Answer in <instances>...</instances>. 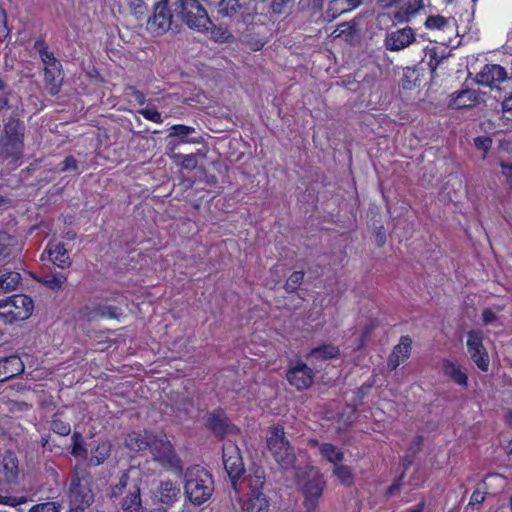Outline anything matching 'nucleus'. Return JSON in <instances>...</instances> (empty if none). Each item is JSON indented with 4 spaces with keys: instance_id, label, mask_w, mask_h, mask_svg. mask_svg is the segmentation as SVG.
Returning a JSON list of instances; mask_svg holds the SVG:
<instances>
[{
    "instance_id": "obj_15",
    "label": "nucleus",
    "mask_w": 512,
    "mask_h": 512,
    "mask_svg": "<svg viewBox=\"0 0 512 512\" xmlns=\"http://www.w3.org/2000/svg\"><path fill=\"white\" fill-rule=\"evenodd\" d=\"M411 345V338L409 336H402L399 343L394 346L388 358V367L394 370L400 364L404 363L410 356L412 349Z\"/></svg>"
},
{
    "instance_id": "obj_60",
    "label": "nucleus",
    "mask_w": 512,
    "mask_h": 512,
    "mask_svg": "<svg viewBox=\"0 0 512 512\" xmlns=\"http://www.w3.org/2000/svg\"><path fill=\"white\" fill-rule=\"evenodd\" d=\"M136 1V12L143 14L144 11L147 9L145 3L142 0H135Z\"/></svg>"
},
{
    "instance_id": "obj_61",
    "label": "nucleus",
    "mask_w": 512,
    "mask_h": 512,
    "mask_svg": "<svg viewBox=\"0 0 512 512\" xmlns=\"http://www.w3.org/2000/svg\"><path fill=\"white\" fill-rule=\"evenodd\" d=\"M376 241L378 246H383L385 244L386 238L385 233L381 231V229L378 231L376 235Z\"/></svg>"
},
{
    "instance_id": "obj_47",
    "label": "nucleus",
    "mask_w": 512,
    "mask_h": 512,
    "mask_svg": "<svg viewBox=\"0 0 512 512\" xmlns=\"http://www.w3.org/2000/svg\"><path fill=\"white\" fill-rule=\"evenodd\" d=\"M25 502H26V499L24 497L0 495V504L6 505V506L16 507L21 504H24Z\"/></svg>"
},
{
    "instance_id": "obj_64",
    "label": "nucleus",
    "mask_w": 512,
    "mask_h": 512,
    "mask_svg": "<svg viewBox=\"0 0 512 512\" xmlns=\"http://www.w3.org/2000/svg\"><path fill=\"white\" fill-rule=\"evenodd\" d=\"M399 489L398 484H393L388 488V494L392 495L395 491Z\"/></svg>"
},
{
    "instance_id": "obj_33",
    "label": "nucleus",
    "mask_w": 512,
    "mask_h": 512,
    "mask_svg": "<svg viewBox=\"0 0 512 512\" xmlns=\"http://www.w3.org/2000/svg\"><path fill=\"white\" fill-rule=\"evenodd\" d=\"M242 8V0H221L218 5V12L222 16L233 17Z\"/></svg>"
},
{
    "instance_id": "obj_42",
    "label": "nucleus",
    "mask_w": 512,
    "mask_h": 512,
    "mask_svg": "<svg viewBox=\"0 0 512 512\" xmlns=\"http://www.w3.org/2000/svg\"><path fill=\"white\" fill-rule=\"evenodd\" d=\"M51 429L55 433L62 435V436L68 435L71 431L70 425L66 422H63L62 420H60L58 418L53 419V421L51 423Z\"/></svg>"
},
{
    "instance_id": "obj_44",
    "label": "nucleus",
    "mask_w": 512,
    "mask_h": 512,
    "mask_svg": "<svg viewBox=\"0 0 512 512\" xmlns=\"http://www.w3.org/2000/svg\"><path fill=\"white\" fill-rule=\"evenodd\" d=\"M59 508L56 502H45L33 506L32 512H59Z\"/></svg>"
},
{
    "instance_id": "obj_8",
    "label": "nucleus",
    "mask_w": 512,
    "mask_h": 512,
    "mask_svg": "<svg viewBox=\"0 0 512 512\" xmlns=\"http://www.w3.org/2000/svg\"><path fill=\"white\" fill-rule=\"evenodd\" d=\"M33 310V301L26 295H14L0 302V317L7 320H27Z\"/></svg>"
},
{
    "instance_id": "obj_41",
    "label": "nucleus",
    "mask_w": 512,
    "mask_h": 512,
    "mask_svg": "<svg viewBox=\"0 0 512 512\" xmlns=\"http://www.w3.org/2000/svg\"><path fill=\"white\" fill-rule=\"evenodd\" d=\"M192 132H194L193 127L185 125H174L171 127V133L169 134V137H179L181 139H184Z\"/></svg>"
},
{
    "instance_id": "obj_24",
    "label": "nucleus",
    "mask_w": 512,
    "mask_h": 512,
    "mask_svg": "<svg viewBox=\"0 0 512 512\" xmlns=\"http://www.w3.org/2000/svg\"><path fill=\"white\" fill-rule=\"evenodd\" d=\"M477 92L473 89H464L451 96L449 106L455 109L471 108L477 102Z\"/></svg>"
},
{
    "instance_id": "obj_32",
    "label": "nucleus",
    "mask_w": 512,
    "mask_h": 512,
    "mask_svg": "<svg viewBox=\"0 0 512 512\" xmlns=\"http://www.w3.org/2000/svg\"><path fill=\"white\" fill-rule=\"evenodd\" d=\"M420 8L421 6L416 3L403 5L393 14V20L398 23L409 22L414 16H416Z\"/></svg>"
},
{
    "instance_id": "obj_29",
    "label": "nucleus",
    "mask_w": 512,
    "mask_h": 512,
    "mask_svg": "<svg viewBox=\"0 0 512 512\" xmlns=\"http://www.w3.org/2000/svg\"><path fill=\"white\" fill-rule=\"evenodd\" d=\"M22 277L19 272H0V292L8 293L16 290L21 284Z\"/></svg>"
},
{
    "instance_id": "obj_56",
    "label": "nucleus",
    "mask_w": 512,
    "mask_h": 512,
    "mask_svg": "<svg viewBox=\"0 0 512 512\" xmlns=\"http://www.w3.org/2000/svg\"><path fill=\"white\" fill-rule=\"evenodd\" d=\"M503 175L506 177L508 185L512 188V164L501 163Z\"/></svg>"
},
{
    "instance_id": "obj_7",
    "label": "nucleus",
    "mask_w": 512,
    "mask_h": 512,
    "mask_svg": "<svg viewBox=\"0 0 512 512\" xmlns=\"http://www.w3.org/2000/svg\"><path fill=\"white\" fill-rule=\"evenodd\" d=\"M325 484L322 474L317 469L310 468L308 470L307 479L302 485L305 512H318V502L322 496Z\"/></svg>"
},
{
    "instance_id": "obj_48",
    "label": "nucleus",
    "mask_w": 512,
    "mask_h": 512,
    "mask_svg": "<svg viewBox=\"0 0 512 512\" xmlns=\"http://www.w3.org/2000/svg\"><path fill=\"white\" fill-rule=\"evenodd\" d=\"M60 171H77V161L73 156H67L60 164Z\"/></svg>"
},
{
    "instance_id": "obj_20",
    "label": "nucleus",
    "mask_w": 512,
    "mask_h": 512,
    "mask_svg": "<svg viewBox=\"0 0 512 512\" xmlns=\"http://www.w3.org/2000/svg\"><path fill=\"white\" fill-rule=\"evenodd\" d=\"M209 428L218 436H225L237 432V428L230 423L222 412H216L208 419Z\"/></svg>"
},
{
    "instance_id": "obj_37",
    "label": "nucleus",
    "mask_w": 512,
    "mask_h": 512,
    "mask_svg": "<svg viewBox=\"0 0 512 512\" xmlns=\"http://www.w3.org/2000/svg\"><path fill=\"white\" fill-rule=\"evenodd\" d=\"M333 474L344 485H350L352 483V472L350 468L341 464V462L334 465Z\"/></svg>"
},
{
    "instance_id": "obj_16",
    "label": "nucleus",
    "mask_w": 512,
    "mask_h": 512,
    "mask_svg": "<svg viewBox=\"0 0 512 512\" xmlns=\"http://www.w3.org/2000/svg\"><path fill=\"white\" fill-rule=\"evenodd\" d=\"M4 132L8 140V144L15 150L22 147L25 125L18 119L11 118L4 125Z\"/></svg>"
},
{
    "instance_id": "obj_27",
    "label": "nucleus",
    "mask_w": 512,
    "mask_h": 512,
    "mask_svg": "<svg viewBox=\"0 0 512 512\" xmlns=\"http://www.w3.org/2000/svg\"><path fill=\"white\" fill-rule=\"evenodd\" d=\"M442 370L443 373L456 384L460 386L468 385V376L458 364L449 360H444L442 363Z\"/></svg>"
},
{
    "instance_id": "obj_14",
    "label": "nucleus",
    "mask_w": 512,
    "mask_h": 512,
    "mask_svg": "<svg viewBox=\"0 0 512 512\" xmlns=\"http://www.w3.org/2000/svg\"><path fill=\"white\" fill-rule=\"evenodd\" d=\"M47 259L61 269L68 268L71 265L67 249L62 243H49L43 252L42 260Z\"/></svg>"
},
{
    "instance_id": "obj_58",
    "label": "nucleus",
    "mask_w": 512,
    "mask_h": 512,
    "mask_svg": "<svg viewBox=\"0 0 512 512\" xmlns=\"http://www.w3.org/2000/svg\"><path fill=\"white\" fill-rule=\"evenodd\" d=\"M343 2H345V5L352 11L359 7L363 3V0H343Z\"/></svg>"
},
{
    "instance_id": "obj_17",
    "label": "nucleus",
    "mask_w": 512,
    "mask_h": 512,
    "mask_svg": "<svg viewBox=\"0 0 512 512\" xmlns=\"http://www.w3.org/2000/svg\"><path fill=\"white\" fill-rule=\"evenodd\" d=\"M24 371V363L17 355H11L0 359V382L21 374Z\"/></svg>"
},
{
    "instance_id": "obj_62",
    "label": "nucleus",
    "mask_w": 512,
    "mask_h": 512,
    "mask_svg": "<svg viewBox=\"0 0 512 512\" xmlns=\"http://www.w3.org/2000/svg\"><path fill=\"white\" fill-rule=\"evenodd\" d=\"M482 316L483 320H495L496 318L494 313L489 309L484 310Z\"/></svg>"
},
{
    "instance_id": "obj_9",
    "label": "nucleus",
    "mask_w": 512,
    "mask_h": 512,
    "mask_svg": "<svg viewBox=\"0 0 512 512\" xmlns=\"http://www.w3.org/2000/svg\"><path fill=\"white\" fill-rule=\"evenodd\" d=\"M223 464L232 481L233 489L237 492L236 480L242 476L245 468L240 449L232 441H227L223 446Z\"/></svg>"
},
{
    "instance_id": "obj_3",
    "label": "nucleus",
    "mask_w": 512,
    "mask_h": 512,
    "mask_svg": "<svg viewBox=\"0 0 512 512\" xmlns=\"http://www.w3.org/2000/svg\"><path fill=\"white\" fill-rule=\"evenodd\" d=\"M89 484L90 477L88 473L76 467L70 484V512H83L92 503L94 495Z\"/></svg>"
},
{
    "instance_id": "obj_34",
    "label": "nucleus",
    "mask_w": 512,
    "mask_h": 512,
    "mask_svg": "<svg viewBox=\"0 0 512 512\" xmlns=\"http://www.w3.org/2000/svg\"><path fill=\"white\" fill-rule=\"evenodd\" d=\"M111 444L108 441L100 442L93 451L90 459L94 465H100L110 456Z\"/></svg>"
},
{
    "instance_id": "obj_39",
    "label": "nucleus",
    "mask_w": 512,
    "mask_h": 512,
    "mask_svg": "<svg viewBox=\"0 0 512 512\" xmlns=\"http://www.w3.org/2000/svg\"><path fill=\"white\" fill-rule=\"evenodd\" d=\"M73 448H72V455L75 457H85L86 456V449L83 446V439L80 433L74 432L73 436Z\"/></svg>"
},
{
    "instance_id": "obj_1",
    "label": "nucleus",
    "mask_w": 512,
    "mask_h": 512,
    "mask_svg": "<svg viewBox=\"0 0 512 512\" xmlns=\"http://www.w3.org/2000/svg\"><path fill=\"white\" fill-rule=\"evenodd\" d=\"M184 492L187 500L199 506L207 502L214 492L211 474L202 466L194 465L185 471Z\"/></svg>"
},
{
    "instance_id": "obj_57",
    "label": "nucleus",
    "mask_w": 512,
    "mask_h": 512,
    "mask_svg": "<svg viewBox=\"0 0 512 512\" xmlns=\"http://www.w3.org/2000/svg\"><path fill=\"white\" fill-rule=\"evenodd\" d=\"M126 485H127V476H126V475H123V476L120 478L119 484H118V485H116V486L112 489V496H117L118 494H120V493H121L122 488H124Z\"/></svg>"
},
{
    "instance_id": "obj_50",
    "label": "nucleus",
    "mask_w": 512,
    "mask_h": 512,
    "mask_svg": "<svg viewBox=\"0 0 512 512\" xmlns=\"http://www.w3.org/2000/svg\"><path fill=\"white\" fill-rule=\"evenodd\" d=\"M8 35L7 15L5 10L0 6V40L5 39Z\"/></svg>"
},
{
    "instance_id": "obj_23",
    "label": "nucleus",
    "mask_w": 512,
    "mask_h": 512,
    "mask_svg": "<svg viewBox=\"0 0 512 512\" xmlns=\"http://www.w3.org/2000/svg\"><path fill=\"white\" fill-rule=\"evenodd\" d=\"M180 487L171 480L162 481L157 489L159 501L166 505H172L180 496Z\"/></svg>"
},
{
    "instance_id": "obj_38",
    "label": "nucleus",
    "mask_w": 512,
    "mask_h": 512,
    "mask_svg": "<svg viewBox=\"0 0 512 512\" xmlns=\"http://www.w3.org/2000/svg\"><path fill=\"white\" fill-rule=\"evenodd\" d=\"M304 279V272L303 271H294L289 278L287 279L285 283V290L288 293L295 292L299 286L302 284Z\"/></svg>"
},
{
    "instance_id": "obj_63",
    "label": "nucleus",
    "mask_w": 512,
    "mask_h": 512,
    "mask_svg": "<svg viewBox=\"0 0 512 512\" xmlns=\"http://www.w3.org/2000/svg\"><path fill=\"white\" fill-rule=\"evenodd\" d=\"M424 509V503H419L418 505L411 508L408 512H422Z\"/></svg>"
},
{
    "instance_id": "obj_10",
    "label": "nucleus",
    "mask_w": 512,
    "mask_h": 512,
    "mask_svg": "<svg viewBox=\"0 0 512 512\" xmlns=\"http://www.w3.org/2000/svg\"><path fill=\"white\" fill-rule=\"evenodd\" d=\"M468 353L481 371H488L490 359L486 348L483 345V334L479 330H472L467 335Z\"/></svg>"
},
{
    "instance_id": "obj_51",
    "label": "nucleus",
    "mask_w": 512,
    "mask_h": 512,
    "mask_svg": "<svg viewBox=\"0 0 512 512\" xmlns=\"http://www.w3.org/2000/svg\"><path fill=\"white\" fill-rule=\"evenodd\" d=\"M474 144L479 150L488 151L492 145V139L489 137H477Z\"/></svg>"
},
{
    "instance_id": "obj_25",
    "label": "nucleus",
    "mask_w": 512,
    "mask_h": 512,
    "mask_svg": "<svg viewBox=\"0 0 512 512\" xmlns=\"http://www.w3.org/2000/svg\"><path fill=\"white\" fill-rule=\"evenodd\" d=\"M347 12L350 10L343 0H329L326 10L320 15L319 20L322 23H329Z\"/></svg>"
},
{
    "instance_id": "obj_2",
    "label": "nucleus",
    "mask_w": 512,
    "mask_h": 512,
    "mask_svg": "<svg viewBox=\"0 0 512 512\" xmlns=\"http://www.w3.org/2000/svg\"><path fill=\"white\" fill-rule=\"evenodd\" d=\"M244 481L248 492L240 500L238 512H269L270 500L262 491L266 482L264 469L261 467L251 469Z\"/></svg>"
},
{
    "instance_id": "obj_11",
    "label": "nucleus",
    "mask_w": 512,
    "mask_h": 512,
    "mask_svg": "<svg viewBox=\"0 0 512 512\" xmlns=\"http://www.w3.org/2000/svg\"><path fill=\"white\" fill-rule=\"evenodd\" d=\"M507 70L498 64H486L476 75V81L482 86L499 89L500 84L509 80Z\"/></svg>"
},
{
    "instance_id": "obj_49",
    "label": "nucleus",
    "mask_w": 512,
    "mask_h": 512,
    "mask_svg": "<svg viewBox=\"0 0 512 512\" xmlns=\"http://www.w3.org/2000/svg\"><path fill=\"white\" fill-rule=\"evenodd\" d=\"M354 27L349 22H344L339 24L336 29L332 32L334 37H340L344 34L351 35L353 33Z\"/></svg>"
},
{
    "instance_id": "obj_30",
    "label": "nucleus",
    "mask_w": 512,
    "mask_h": 512,
    "mask_svg": "<svg viewBox=\"0 0 512 512\" xmlns=\"http://www.w3.org/2000/svg\"><path fill=\"white\" fill-rule=\"evenodd\" d=\"M454 25L453 18H446L441 15H430L424 22L427 30L446 31Z\"/></svg>"
},
{
    "instance_id": "obj_4",
    "label": "nucleus",
    "mask_w": 512,
    "mask_h": 512,
    "mask_svg": "<svg viewBox=\"0 0 512 512\" xmlns=\"http://www.w3.org/2000/svg\"><path fill=\"white\" fill-rule=\"evenodd\" d=\"M178 0H162L155 9L152 17L147 20V30L155 35L165 34L172 26L173 19L178 17Z\"/></svg>"
},
{
    "instance_id": "obj_40",
    "label": "nucleus",
    "mask_w": 512,
    "mask_h": 512,
    "mask_svg": "<svg viewBox=\"0 0 512 512\" xmlns=\"http://www.w3.org/2000/svg\"><path fill=\"white\" fill-rule=\"evenodd\" d=\"M22 245L20 243L11 244L10 248H3L0 250V256L3 260L10 261V259H14L21 254Z\"/></svg>"
},
{
    "instance_id": "obj_55",
    "label": "nucleus",
    "mask_w": 512,
    "mask_h": 512,
    "mask_svg": "<svg viewBox=\"0 0 512 512\" xmlns=\"http://www.w3.org/2000/svg\"><path fill=\"white\" fill-rule=\"evenodd\" d=\"M442 59H443V57L438 58L436 51H432L431 52L430 60L428 62V66H429L430 71H431L432 74L435 73V71L438 68V66H439V64H440Z\"/></svg>"
},
{
    "instance_id": "obj_26",
    "label": "nucleus",
    "mask_w": 512,
    "mask_h": 512,
    "mask_svg": "<svg viewBox=\"0 0 512 512\" xmlns=\"http://www.w3.org/2000/svg\"><path fill=\"white\" fill-rule=\"evenodd\" d=\"M45 86L49 94L56 95L62 84L60 66H49L44 69Z\"/></svg>"
},
{
    "instance_id": "obj_6",
    "label": "nucleus",
    "mask_w": 512,
    "mask_h": 512,
    "mask_svg": "<svg viewBox=\"0 0 512 512\" xmlns=\"http://www.w3.org/2000/svg\"><path fill=\"white\" fill-rule=\"evenodd\" d=\"M149 450L153 460L162 467L172 470H181V460L175 453L171 442L165 434H155Z\"/></svg>"
},
{
    "instance_id": "obj_36",
    "label": "nucleus",
    "mask_w": 512,
    "mask_h": 512,
    "mask_svg": "<svg viewBox=\"0 0 512 512\" xmlns=\"http://www.w3.org/2000/svg\"><path fill=\"white\" fill-rule=\"evenodd\" d=\"M122 507L125 512H140L141 499L138 488L125 497Z\"/></svg>"
},
{
    "instance_id": "obj_12",
    "label": "nucleus",
    "mask_w": 512,
    "mask_h": 512,
    "mask_svg": "<svg viewBox=\"0 0 512 512\" xmlns=\"http://www.w3.org/2000/svg\"><path fill=\"white\" fill-rule=\"evenodd\" d=\"M416 41V33L410 26L387 33L384 46L388 51H401Z\"/></svg>"
},
{
    "instance_id": "obj_28",
    "label": "nucleus",
    "mask_w": 512,
    "mask_h": 512,
    "mask_svg": "<svg viewBox=\"0 0 512 512\" xmlns=\"http://www.w3.org/2000/svg\"><path fill=\"white\" fill-rule=\"evenodd\" d=\"M314 445H319V452L323 458H325L328 462L336 465L337 463L342 462L344 458V454L340 448L331 444V443H321L319 444L317 441L311 442Z\"/></svg>"
},
{
    "instance_id": "obj_35",
    "label": "nucleus",
    "mask_w": 512,
    "mask_h": 512,
    "mask_svg": "<svg viewBox=\"0 0 512 512\" xmlns=\"http://www.w3.org/2000/svg\"><path fill=\"white\" fill-rule=\"evenodd\" d=\"M66 281L67 277L63 273H55L52 274L51 276H46L38 279V282L42 283L45 287L53 291L60 290Z\"/></svg>"
},
{
    "instance_id": "obj_43",
    "label": "nucleus",
    "mask_w": 512,
    "mask_h": 512,
    "mask_svg": "<svg viewBox=\"0 0 512 512\" xmlns=\"http://www.w3.org/2000/svg\"><path fill=\"white\" fill-rule=\"evenodd\" d=\"M138 113L141 114L146 120L152 121L154 123L161 124L163 122L161 114L155 109L144 108L140 109Z\"/></svg>"
},
{
    "instance_id": "obj_53",
    "label": "nucleus",
    "mask_w": 512,
    "mask_h": 512,
    "mask_svg": "<svg viewBox=\"0 0 512 512\" xmlns=\"http://www.w3.org/2000/svg\"><path fill=\"white\" fill-rule=\"evenodd\" d=\"M212 35L216 41L221 42H226L231 37L229 31L226 28L222 27L217 28V32L212 31Z\"/></svg>"
},
{
    "instance_id": "obj_13",
    "label": "nucleus",
    "mask_w": 512,
    "mask_h": 512,
    "mask_svg": "<svg viewBox=\"0 0 512 512\" xmlns=\"http://www.w3.org/2000/svg\"><path fill=\"white\" fill-rule=\"evenodd\" d=\"M288 382L297 390L309 388L314 381V373L305 363H297L287 372Z\"/></svg>"
},
{
    "instance_id": "obj_45",
    "label": "nucleus",
    "mask_w": 512,
    "mask_h": 512,
    "mask_svg": "<svg viewBox=\"0 0 512 512\" xmlns=\"http://www.w3.org/2000/svg\"><path fill=\"white\" fill-rule=\"evenodd\" d=\"M10 89L6 83L0 78V109L8 107Z\"/></svg>"
},
{
    "instance_id": "obj_52",
    "label": "nucleus",
    "mask_w": 512,
    "mask_h": 512,
    "mask_svg": "<svg viewBox=\"0 0 512 512\" xmlns=\"http://www.w3.org/2000/svg\"><path fill=\"white\" fill-rule=\"evenodd\" d=\"M181 165H182V167H184L186 169H194V168H196V166H197V159H196L195 155L188 154V155L182 156Z\"/></svg>"
},
{
    "instance_id": "obj_31",
    "label": "nucleus",
    "mask_w": 512,
    "mask_h": 512,
    "mask_svg": "<svg viewBox=\"0 0 512 512\" xmlns=\"http://www.w3.org/2000/svg\"><path fill=\"white\" fill-rule=\"evenodd\" d=\"M338 355V347L331 344H325L312 349L308 355V358L315 359L317 361H325L328 359L336 358Z\"/></svg>"
},
{
    "instance_id": "obj_19",
    "label": "nucleus",
    "mask_w": 512,
    "mask_h": 512,
    "mask_svg": "<svg viewBox=\"0 0 512 512\" xmlns=\"http://www.w3.org/2000/svg\"><path fill=\"white\" fill-rule=\"evenodd\" d=\"M155 434L148 431L132 432L125 439L126 446L132 451H143L150 449Z\"/></svg>"
},
{
    "instance_id": "obj_54",
    "label": "nucleus",
    "mask_w": 512,
    "mask_h": 512,
    "mask_svg": "<svg viewBox=\"0 0 512 512\" xmlns=\"http://www.w3.org/2000/svg\"><path fill=\"white\" fill-rule=\"evenodd\" d=\"M41 57H42V60L45 64V67H49V66H60V64L58 63V61L55 59V57L53 56L52 53L48 52V51H44L41 53Z\"/></svg>"
},
{
    "instance_id": "obj_59",
    "label": "nucleus",
    "mask_w": 512,
    "mask_h": 512,
    "mask_svg": "<svg viewBox=\"0 0 512 512\" xmlns=\"http://www.w3.org/2000/svg\"><path fill=\"white\" fill-rule=\"evenodd\" d=\"M502 108L504 111H512V93L503 100Z\"/></svg>"
},
{
    "instance_id": "obj_5",
    "label": "nucleus",
    "mask_w": 512,
    "mask_h": 512,
    "mask_svg": "<svg viewBox=\"0 0 512 512\" xmlns=\"http://www.w3.org/2000/svg\"><path fill=\"white\" fill-rule=\"evenodd\" d=\"M269 451L272 453L275 461L285 470L294 467L295 454L289 442L285 438L282 427H273L267 438Z\"/></svg>"
},
{
    "instance_id": "obj_46",
    "label": "nucleus",
    "mask_w": 512,
    "mask_h": 512,
    "mask_svg": "<svg viewBox=\"0 0 512 512\" xmlns=\"http://www.w3.org/2000/svg\"><path fill=\"white\" fill-rule=\"evenodd\" d=\"M125 95L133 97L140 105H143L146 102L145 95L140 90L136 89L134 86H127L125 88Z\"/></svg>"
},
{
    "instance_id": "obj_18",
    "label": "nucleus",
    "mask_w": 512,
    "mask_h": 512,
    "mask_svg": "<svg viewBox=\"0 0 512 512\" xmlns=\"http://www.w3.org/2000/svg\"><path fill=\"white\" fill-rule=\"evenodd\" d=\"M83 316L88 320L100 319H118L122 316L120 308L112 305H95L93 307H85Z\"/></svg>"
},
{
    "instance_id": "obj_21",
    "label": "nucleus",
    "mask_w": 512,
    "mask_h": 512,
    "mask_svg": "<svg viewBox=\"0 0 512 512\" xmlns=\"http://www.w3.org/2000/svg\"><path fill=\"white\" fill-rule=\"evenodd\" d=\"M488 480H496L503 482L504 479L498 474H491L486 477L485 480H482L476 484V487L470 497L469 503L466 508L478 506L484 502L486 495L489 493L490 485L487 482Z\"/></svg>"
},
{
    "instance_id": "obj_22",
    "label": "nucleus",
    "mask_w": 512,
    "mask_h": 512,
    "mask_svg": "<svg viewBox=\"0 0 512 512\" xmlns=\"http://www.w3.org/2000/svg\"><path fill=\"white\" fill-rule=\"evenodd\" d=\"M19 461L16 455L12 452H7L1 462L0 474L3 475L4 480L7 483H13L16 481L19 475Z\"/></svg>"
}]
</instances>
